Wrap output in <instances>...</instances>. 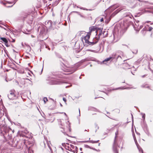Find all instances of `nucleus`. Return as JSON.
Returning a JSON list of instances; mask_svg holds the SVG:
<instances>
[{
  "label": "nucleus",
  "instance_id": "nucleus-1",
  "mask_svg": "<svg viewBox=\"0 0 153 153\" xmlns=\"http://www.w3.org/2000/svg\"><path fill=\"white\" fill-rule=\"evenodd\" d=\"M91 34V32L89 33H86L85 35V36H83V35L82 37V40L83 43L85 42V43L88 44L89 45H93L96 43L98 40V39H97V41L94 42H90L89 41V39L90 38V35Z\"/></svg>",
  "mask_w": 153,
  "mask_h": 153
},
{
  "label": "nucleus",
  "instance_id": "nucleus-2",
  "mask_svg": "<svg viewBox=\"0 0 153 153\" xmlns=\"http://www.w3.org/2000/svg\"><path fill=\"white\" fill-rule=\"evenodd\" d=\"M118 134V132L117 131L115 133V137L114 140V143L113 144V151L114 153H118V151L117 149V140H116V138L117 137V135Z\"/></svg>",
  "mask_w": 153,
  "mask_h": 153
},
{
  "label": "nucleus",
  "instance_id": "nucleus-3",
  "mask_svg": "<svg viewBox=\"0 0 153 153\" xmlns=\"http://www.w3.org/2000/svg\"><path fill=\"white\" fill-rule=\"evenodd\" d=\"M16 93L15 90H11L9 94L8 95V97L10 100L15 99L16 98Z\"/></svg>",
  "mask_w": 153,
  "mask_h": 153
},
{
  "label": "nucleus",
  "instance_id": "nucleus-4",
  "mask_svg": "<svg viewBox=\"0 0 153 153\" xmlns=\"http://www.w3.org/2000/svg\"><path fill=\"white\" fill-rule=\"evenodd\" d=\"M51 82H48L51 85H59L63 83V82L61 80H55L53 79H50Z\"/></svg>",
  "mask_w": 153,
  "mask_h": 153
},
{
  "label": "nucleus",
  "instance_id": "nucleus-5",
  "mask_svg": "<svg viewBox=\"0 0 153 153\" xmlns=\"http://www.w3.org/2000/svg\"><path fill=\"white\" fill-rule=\"evenodd\" d=\"M119 57L121 58V56H120L119 55H117L116 53H115L114 54H113L112 55V56L110 57L109 58H107L106 59H105V60H104L103 61V63L105 64H106L105 63V62H107L108 61L110 60L111 59H118Z\"/></svg>",
  "mask_w": 153,
  "mask_h": 153
},
{
  "label": "nucleus",
  "instance_id": "nucleus-6",
  "mask_svg": "<svg viewBox=\"0 0 153 153\" xmlns=\"http://www.w3.org/2000/svg\"><path fill=\"white\" fill-rule=\"evenodd\" d=\"M0 39L4 42L5 44H7L8 42L7 40L5 38L0 37Z\"/></svg>",
  "mask_w": 153,
  "mask_h": 153
},
{
  "label": "nucleus",
  "instance_id": "nucleus-7",
  "mask_svg": "<svg viewBox=\"0 0 153 153\" xmlns=\"http://www.w3.org/2000/svg\"><path fill=\"white\" fill-rule=\"evenodd\" d=\"M135 25L136 26H137V29H135V26H134V28H135V30H140V29H141V27H140H140H139V25L138 24V22H137V24H135Z\"/></svg>",
  "mask_w": 153,
  "mask_h": 153
},
{
  "label": "nucleus",
  "instance_id": "nucleus-8",
  "mask_svg": "<svg viewBox=\"0 0 153 153\" xmlns=\"http://www.w3.org/2000/svg\"><path fill=\"white\" fill-rule=\"evenodd\" d=\"M25 82L31 85H32V81L30 80L29 79H26Z\"/></svg>",
  "mask_w": 153,
  "mask_h": 153
},
{
  "label": "nucleus",
  "instance_id": "nucleus-9",
  "mask_svg": "<svg viewBox=\"0 0 153 153\" xmlns=\"http://www.w3.org/2000/svg\"><path fill=\"white\" fill-rule=\"evenodd\" d=\"M68 123H67V124H68V130H69V131L70 132H71V125H70V123H69V121H68Z\"/></svg>",
  "mask_w": 153,
  "mask_h": 153
},
{
  "label": "nucleus",
  "instance_id": "nucleus-10",
  "mask_svg": "<svg viewBox=\"0 0 153 153\" xmlns=\"http://www.w3.org/2000/svg\"><path fill=\"white\" fill-rule=\"evenodd\" d=\"M90 29L91 30V31L92 30H95L96 28L94 27H90Z\"/></svg>",
  "mask_w": 153,
  "mask_h": 153
},
{
  "label": "nucleus",
  "instance_id": "nucleus-11",
  "mask_svg": "<svg viewBox=\"0 0 153 153\" xmlns=\"http://www.w3.org/2000/svg\"><path fill=\"white\" fill-rule=\"evenodd\" d=\"M43 101L44 102V103L45 104L46 102L48 101V99L47 97H44L43 99Z\"/></svg>",
  "mask_w": 153,
  "mask_h": 153
},
{
  "label": "nucleus",
  "instance_id": "nucleus-12",
  "mask_svg": "<svg viewBox=\"0 0 153 153\" xmlns=\"http://www.w3.org/2000/svg\"><path fill=\"white\" fill-rule=\"evenodd\" d=\"M58 122L59 123V124L60 125H61V126H63V123H62V120H61L60 119H59L58 120Z\"/></svg>",
  "mask_w": 153,
  "mask_h": 153
},
{
  "label": "nucleus",
  "instance_id": "nucleus-13",
  "mask_svg": "<svg viewBox=\"0 0 153 153\" xmlns=\"http://www.w3.org/2000/svg\"><path fill=\"white\" fill-rule=\"evenodd\" d=\"M99 141V140L97 141H94V140H91L90 142L92 143H96L97 142Z\"/></svg>",
  "mask_w": 153,
  "mask_h": 153
},
{
  "label": "nucleus",
  "instance_id": "nucleus-14",
  "mask_svg": "<svg viewBox=\"0 0 153 153\" xmlns=\"http://www.w3.org/2000/svg\"><path fill=\"white\" fill-rule=\"evenodd\" d=\"M48 23L49 24V27H51V26L52 22L51 21H49L48 22Z\"/></svg>",
  "mask_w": 153,
  "mask_h": 153
},
{
  "label": "nucleus",
  "instance_id": "nucleus-15",
  "mask_svg": "<svg viewBox=\"0 0 153 153\" xmlns=\"http://www.w3.org/2000/svg\"><path fill=\"white\" fill-rule=\"evenodd\" d=\"M50 141H48L47 142V145H48V147L50 148Z\"/></svg>",
  "mask_w": 153,
  "mask_h": 153
},
{
  "label": "nucleus",
  "instance_id": "nucleus-16",
  "mask_svg": "<svg viewBox=\"0 0 153 153\" xmlns=\"http://www.w3.org/2000/svg\"><path fill=\"white\" fill-rule=\"evenodd\" d=\"M153 28L152 27H149L148 28V30L149 31H151L152 29Z\"/></svg>",
  "mask_w": 153,
  "mask_h": 153
},
{
  "label": "nucleus",
  "instance_id": "nucleus-17",
  "mask_svg": "<svg viewBox=\"0 0 153 153\" xmlns=\"http://www.w3.org/2000/svg\"><path fill=\"white\" fill-rule=\"evenodd\" d=\"M139 151H141L142 152V153H143V151L142 149L141 148H140V149H139Z\"/></svg>",
  "mask_w": 153,
  "mask_h": 153
},
{
  "label": "nucleus",
  "instance_id": "nucleus-18",
  "mask_svg": "<svg viewBox=\"0 0 153 153\" xmlns=\"http://www.w3.org/2000/svg\"><path fill=\"white\" fill-rule=\"evenodd\" d=\"M74 12L76 13H79V12H76H76ZM79 14L80 15V16L81 17H83V16L82 15H81V14H79Z\"/></svg>",
  "mask_w": 153,
  "mask_h": 153
},
{
  "label": "nucleus",
  "instance_id": "nucleus-19",
  "mask_svg": "<svg viewBox=\"0 0 153 153\" xmlns=\"http://www.w3.org/2000/svg\"><path fill=\"white\" fill-rule=\"evenodd\" d=\"M13 6V5H11V6H8L7 5V4H6V6L7 7H11Z\"/></svg>",
  "mask_w": 153,
  "mask_h": 153
},
{
  "label": "nucleus",
  "instance_id": "nucleus-20",
  "mask_svg": "<svg viewBox=\"0 0 153 153\" xmlns=\"http://www.w3.org/2000/svg\"><path fill=\"white\" fill-rule=\"evenodd\" d=\"M63 100L65 102H66V99L65 98L63 97Z\"/></svg>",
  "mask_w": 153,
  "mask_h": 153
},
{
  "label": "nucleus",
  "instance_id": "nucleus-21",
  "mask_svg": "<svg viewBox=\"0 0 153 153\" xmlns=\"http://www.w3.org/2000/svg\"><path fill=\"white\" fill-rule=\"evenodd\" d=\"M104 33H106V34H107V31H105V30H104L103 31V34L104 35Z\"/></svg>",
  "mask_w": 153,
  "mask_h": 153
},
{
  "label": "nucleus",
  "instance_id": "nucleus-22",
  "mask_svg": "<svg viewBox=\"0 0 153 153\" xmlns=\"http://www.w3.org/2000/svg\"><path fill=\"white\" fill-rule=\"evenodd\" d=\"M100 21L101 22H103V18H102L100 20Z\"/></svg>",
  "mask_w": 153,
  "mask_h": 153
},
{
  "label": "nucleus",
  "instance_id": "nucleus-23",
  "mask_svg": "<svg viewBox=\"0 0 153 153\" xmlns=\"http://www.w3.org/2000/svg\"><path fill=\"white\" fill-rule=\"evenodd\" d=\"M82 33H81V35H82V34H86V33H85V32L84 31H82Z\"/></svg>",
  "mask_w": 153,
  "mask_h": 153
},
{
  "label": "nucleus",
  "instance_id": "nucleus-24",
  "mask_svg": "<svg viewBox=\"0 0 153 153\" xmlns=\"http://www.w3.org/2000/svg\"><path fill=\"white\" fill-rule=\"evenodd\" d=\"M95 126H96V127L97 128V129H98L99 128V126H98L96 125V124H95Z\"/></svg>",
  "mask_w": 153,
  "mask_h": 153
},
{
  "label": "nucleus",
  "instance_id": "nucleus-25",
  "mask_svg": "<svg viewBox=\"0 0 153 153\" xmlns=\"http://www.w3.org/2000/svg\"><path fill=\"white\" fill-rule=\"evenodd\" d=\"M143 118L144 119L145 118V114H144L143 115Z\"/></svg>",
  "mask_w": 153,
  "mask_h": 153
},
{
  "label": "nucleus",
  "instance_id": "nucleus-26",
  "mask_svg": "<svg viewBox=\"0 0 153 153\" xmlns=\"http://www.w3.org/2000/svg\"><path fill=\"white\" fill-rule=\"evenodd\" d=\"M8 43H7V44H5V45H6V46H7V47H8V46H9V45H8Z\"/></svg>",
  "mask_w": 153,
  "mask_h": 153
},
{
  "label": "nucleus",
  "instance_id": "nucleus-27",
  "mask_svg": "<svg viewBox=\"0 0 153 153\" xmlns=\"http://www.w3.org/2000/svg\"><path fill=\"white\" fill-rule=\"evenodd\" d=\"M102 33H99V35L100 36H101V35H102Z\"/></svg>",
  "mask_w": 153,
  "mask_h": 153
},
{
  "label": "nucleus",
  "instance_id": "nucleus-28",
  "mask_svg": "<svg viewBox=\"0 0 153 153\" xmlns=\"http://www.w3.org/2000/svg\"><path fill=\"white\" fill-rule=\"evenodd\" d=\"M15 42V39H13V40L12 41V42Z\"/></svg>",
  "mask_w": 153,
  "mask_h": 153
},
{
  "label": "nucleus",
  "instance_id": "nucleus-29",
  "mask_svg": "<svg viewBox=\"0 0 153 153\" xmlns=\"http://www.w3.org/2000/svg\"><path fill=\"white\" fill-rule=\"evenodd\" d=\"M79 116H80V111L79 109Z\"/></svg>",
  "mask_w": 153,
  "mask_h": 153
},
{
  "label": "nucleus",
  "instance_id": "nucleus-30",
  "mask_svg": "<svg viewBox=\"0 0 153 153\" xmlns=\"http://www.w3.org/2000/svg\"><path fill=\"white\" fill-rule=\"evenodd\" d=\"M145 76V75H143V76H142V77H144Z\"/></svg>",
  "mask_w": 153,
  "mask_h": 153
},
{
  "label": "nucleus",
  "instance_id": "nucleus-31",
  "mask_svg": "<svg viewBox=\"0 0 153 153\" xmlns=\"http://www.w3.org/2000/svg\"><path fill=\"white\" fill-rule=\"evenodd\" d=\"M149 22V21H147L146 22L147 23H148Z\"/></svg>",
  "mask_w": 153,
  "mask_h": 153
},
{
  "label": "nucleus",
  "instance_id": "nucleus-32",
  "mask_svg": "<svg viewBox=\"0 0 153 153\" xmlns=\"http://www.w3.org/2000/svg\"><path fill=\"white\" fill-rule=\"evenodd\" d=\"M64 114H65V116H67V115H66V113H64Z\"/></svg>",
  "mask_w": 153,
  "mask_h": 153
},
{
  "label": "nucleus",
  "instance_id": "nucleus-33",
  "mask_svg": "<svg viewBox=\"0 0 153 153\" xmlns=\"http://www.w3.org/2000/svg\"><path fill=\"white\" fill-rule=\"evenodd\" d=\"M134 140H135V141H136V138H134Z\"/></svg>",
  "mask_w": 153,
  "mask_h": 153
},
{
  "label": "nucleus",
  "instance_id": "nucleus-34",
  "mask_svg": "<svg viewBox=\"0 0 153 153\" xmlns=\"http://www.w3.org/2000/svg\"><path fill=\"white\" fill-rule=\"evenodd\" d=\"M118 89V88H116L115 89H116V90H117V89Z\"/></svg>",
  "mask_w": 153,
  "mask_h": 153
},
{
  "label": "nucleus",
  "instance_id": "nucleus-35",
  "mask_svg": "<svg viewBox=\"0 0 153 153\" xmlns=\"http://www.w3.org/2000/svg\"><path fill=\"white\" fill-rule=\"evenodd\" d=\"M137 51H136V53H137Z\"/></svg>",
  "mask_w": 153,
  "mask_h": 153
},
{
  "label": "nucleus",
  "instance_id": "nucleus-36",
  "mask_svg": "<svg viewBox=\"0 0 153 153\" xmlns=\"http://www.w3.org/2000/svg\"><path fill=\"white\" fill-rule=\"evenodd\" d=\"M132 118H133V115H132Z\"/></svg>",
  "mask_w": 153,
  "mask_h": 153
},
{
  "label": "nucleus",
  "instance_id": "nucleus-37",
  "mask_svg": "<svg viewBox=\"0 0 153 153\" xmlns=\"http://www.w3.org/2000/svg\"><path fill=\"white\" fill-rule=\"evenodd\" d=\"M105 37V36H103V37Z\"/></svg>",
  "mask_w": 153,
  "mask_h": 153
},
{
  "label": "nucleus",
  "instance_id": "nucleus-38",
  "mask_svg": "<svg viewBox=\"0 0 153 153\" xmlns=\"http://www.w3.org/2000/svg\"><path fill=\"white\" fill-rule=\"evenodd\" d=\"M75 71H74L72 72H74Z\"/></svg>",
  "mask_w": 153,
  "mask_h": 153
},
{
  "label": "nucleus",
  "instance_id": "nucleus-39",
  "mask_svg": "<svg viewBox=\"0 0 153 153\" xmlns=\"http://www.w3.org/2000/svg\"><path fill=\"white\" fill-rule=\"evenodd\" d=\"M85 131H87V130H85Z\"/></svg>",
  "mask_w": 153,
  "mask_h": 153
},
{
  "label": "nucleus",
  "instance_id": "nucleus-40",
  "mask_svg": "<svg viewBox=\"0 0 153 153\" xmlns=\"http://www.w3.org/2000/svg\"><path fill=\"white\" fill-rule=\"evenodd\" d=\"M68 68V67H67ZM69 67H70V66H69V67H68V68H69Z\"/></svg>",
  "mask_w": 153,
  "mask_h": 153
},
{
  "label": "nucleus",
  "instance_id": "nucleus-41",
  "mask_svg": "<svg viewBox=\"0 0 153 153\" xmlns=\"http://www.w3.org/2000/svg\"><path fill=\"white\" fill-rule=\"evenodd\" d=\"M68 68V67H67ZM69 67H70V66H69V67H68V68H69Z\"/></svg>",
  "mask_w": 153,
  "mask_h": 153
},
{
  "label": "nucleus",
  "instance_id": "nucleus-42",
  "mask_svg": "<svg viewBox=\"0 0 153 153\" xmlns=\"http://www.w3.org/2000/svg\"><path fill=\"white\" fill-rule=\"evenodd\" d=\"M17 82L18 84V83L17 82Z\"/></svg>",
  "mask_w": 153,
  "mask_h": 153
}]
</instances>
